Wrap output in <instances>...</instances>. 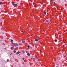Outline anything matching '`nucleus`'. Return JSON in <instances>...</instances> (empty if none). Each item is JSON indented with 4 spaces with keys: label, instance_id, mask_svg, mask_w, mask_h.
I'll return each instance as SVG.
<instances>
[{
    "label": "nucleus",
    "instance_id": "nucleus-1",
    "mask_svg": "<svg viewBox=\"0 0 67 67\" xmlns=\"http://www.w3.org/2000/svg\"><path fill=\"white\" fill-rule=\"evenodd\" d=\"M14 46H19V44L18 43H14L13 44Z\"/></svg>",
    "mask_w": 67,
    "mask_h": 67
},
{
    "label": "nucleus",
    "instance_id": "nucleus-2",
    "mask_svg": "<svg viewBox=\"0 0 67 67\" xmlns=\"http://www.w3.org/2000/svg\"><path fill=\"white\" fill-rule=\"evenodd\" d=\"M18 4L16 3V4H13L12 5H13L14 6H15V5H16Z\"/></svg>",
    "mask_w": 67,
    "mask_h": 67
},
{
    "label": "nucleus",
    "instance_id": "nucleus-3",
    "mask_svg": "<svg viewBox=\"0 0 67 67\" xmlns=\"http://www.w3.org/2000/svg\"><path fill=\"white\" fill-rule=\"evenodd\" d=\"M20 54V52L19 51H18L16 53V55H18V54Z\"/></svg>",
    "mask_w": 67,
    "mask_h": 67
},
{
    "label": "nucleus",
    "instance_id": "nucleus-4",
    "mask_svg": "<svg viewBox=\"0 0 67 67\" xmlns=\"http://www.w3.org/2000/svg\"><path fill=\"white\" fill-rule=\"evenodd\" d=\"M27 55L28 56H30V53H27Z\"/></svg>",
    "mask_w": 67,
    "mask_h": 67
},
{
    "label": "nucleus",
    "instance_id": "nucleus-5",
    "mask_svg": "<svg viewBox=\"0 0 67 67\" xmlns=\"http://www.w3.org/2000/svg\"><path fill=\"white\" fill-rule=\"evenodd\" d=\"M46 22L47 23H48V22H49V20H46Z\"/></svg>",
    "mask_w": 67,
    "mask_h": 67
},
{
    "label": "nucleus",
    "instance_id": "nucleus-6",
    "mask_svg": "<svg viewBox=\"0 0 67 67\" xmlns=\"http://www.w3.org/2000/svg\"><path fill=\"white\" fill-rule=\"evenodd\" d=\"M32 29H33V28H32L31 27L29 29V30L31 31V30H32Z\"/></svg>",
    "mask_w": 67,
    "mask_h": 67
},
{
    "label": "nucleus",
    "instance_id": "nucleus-7",
    "mask_svg": "<svg viewBox=\"0 0 67 67\" xmlns=\"http://www.w3.org/2000/svg\"><path fill=\"white\" fill-rule=\"evenodd\" d=\"M25 41H22V42L23 43H25Z\"/></svg>",
    "mask_w": 67,
    "mask_h": 67
},
{
    "label": "nucleus",
    "instance_id": "nucleus-8",
    "mask_svg": "<svg viewBox=\"0 0 67 67\" xmlns=\"http://www.w3.org/2000/svg\"><path fill=\"white\" fill-rule=\"evenodd\" d=\"M35 41H36V42H37V41H38V39H35Z\"/></svg>",
    "mask_w": 67,
    "mask_h": 67
},
{
    "label": "nucleus",
    "instance_id": "nucleus-9",
    "mask_svg": "<svg viewBox=\"0 0 67 67\" xmlns=\"http://www.w3.org/2000/svg\"><path fill=\"white\" fill-rule=\"evenodd\" d=\"M55 42H57V40H56L55 41Z\"/></svg>",
    "mask_w": 67,
    "mask_h": 67
},
{
    "label": "nucleus",
    "instance_id": "nucleus-10",
    "mask_svg": "<svg viewBox=\"0 0 67 67\" xmlns=\"http://www.w3.org/2000/svg\"><path fill=\"white\" fill-rule=\"evenodd\" d=\"M44 14H46V12H44Z\"/></svg>",
    "mask_w": 67,
    "mask_h": 67
},
{
    "label": "nucleus",
    "instance_id": "nucleus-11",
    "mask_svg": "<svg viewBox=\"0 0 67 67\" xmlns=\"http://www.w3.org/2000/svg\"><path fill=\"white\" fill-rule=\"evenodd\" d=\"M28 48H30V46L29 45H28Z\"/></svg>",
    "mask_w": 67,
    "mask_h": 67
},
{
    "label": "nucleus",
    "instance_id": "nucleus-12",
    "mask_svg": "<svg viewBox=\"0 0 67 67\" xmlns=\"http://www.w3.org/2000/svg\"><path fill=\"white\" fill-rule=\"evenodd\" d=\"M11 42H13V40H11Z\"/></svg>",
    "mask_w": 67,
    "mask_h": 67
},
{
    "label": "nucleus",
    "instance_id": "nucleus-13",
    "mask_svg": "<svg viewBox=\"0 0 67 67\" xmlns=\"http://www.w3.org/2000/svg\"><path fill=\"white\" fill-rule=\"evenodd\" d=\"M14 53H16V51H14V52H13Z\"/></svg>",
    "mask_w": 67,
    "mask_h": 67
},
{
    "label": "nucleus",
    "instance_id": "nucleus-14",
    "mask_svg": "<svg viewBox=\"0 0 67 67\" xmlns=\"http://www.w3.org/2000/svg\"><path fill=\"white\" fill-rule=\"evenodd\" d=\"M21 32H22V33H24V31H21Z\"/></svg>",
    "mask_w": 67,
    "mask_h": 67
},
{
    "label": "nucleus",
    "instance_id": "nucleus-15",
    "mask_svg": "<svg viewBox=\"0 0 67 67\" xmlns=\"http://www.w3.org/2000/svg\"><path fill=\"white\" fill-rule=\"evenodd\" d=\"M54 4H56V3H55V2H54Z\"/></svg>",
    "mask_w": 67,
    "mask_h": 67
},
{
    "label": "nucleus",
    "instance_id": "nucleus-16",
    "mask_svg": "<svg viewBox=\"0 0 67 67\" xmlns=\"http://www.w3.org/2000/svg\"><path fill=\"white\" fill-rule=\"evenodd\" d=\"M2 4V2H0V4Z\"/></svg>",
    "mask_w": 67,
    "mask_h": 67
},
{
    "label": "nucleus",
    "instance_id": "nucleus-17",
    "mask_svg": "<svg viewBox=\"0 0 67 67\" xmlns=\"http://www.w3.org/2000/svg\"><path fill=\"white\" fill-rule=\"evenodd\" d=\"M22 52H23V53H24V51H22Z\"/></svg>",
    "mask_w": 67,
    "mask_h": 67
},
{
    "label": "nucleus",
    "instance_id": "nucleus-18",
    "mask_svg": "<svg viewBox=\"0 0 67 67\" xmlns=\"http://www.w3.org/2000/svg\"><path fill=\"white\" fill-rule=\"evenodd\" d=\"M23 60H24V58H23Z\"/></svg>",
    "mask_w": 67,
    "mask_h": 67
},
{
    "label": "nucleus",
    "instance_id": "nucleus-19",
    "mask_svg": "<svg viewBox=\"0 0 67 67\" xmlns=\"http://www.w3.org/2000/svg\"><path fill=\"white\" fill-rule=\"evenodd\" d=\"M37 57H36V56H35V58H36Z\"/></svg>",
    "mask_w": 67,
    "mask_h": 67
},
{
    "label": "nucleus",
    "instance_id": "nucleus-20",
    "mask_svg": "<svg viewBox=\"0 0 67 67\" xmlns=\"http://www.w3.org/2000/svg\"><path fill=\"white\" fill-rule=\"evenodd\" d=\"M12 48H13V47H12L11 48V49H12Z\"/></svg>",
    "mask_w": 67,
    "mask_h": 67
},
{
    "label": "nucleus",
    "instance_id": "nucleus-21",
    "mask_svg": "<svg viewBox=\"0 0 67 67\" xmlns=\"http://www.w3.org/2000/svg\"><path fill=\"white\" fill-rule=\"evenodd\" d=\"M62 48H64V47H62Z\"/></svg>",
    "mask_w": 67,
    "mask_h": 67
},
{
    "label": "nucleus",
    "instance_id": "nucleus-22",
    "mask_svg": "<svg viewBox=\"0 0 67 67\" xmlns=\"http://www.w3.org/2000/svg\"><path fill=\"white\" fill-rule=\"evenodd\" d=\"M31 59H33V58H31Z\"/></svg>",
    "mask_w": 67,
    "mask_h": 67
},
{
    "label": "nucleus",
    "instance_id": "nucleus-23",
    "mask_svg": "<svg viewBox=\"0 0 67 67\" xmlns=\"http://www.w3.org/2000/svg\"><path fill=\"white\" fill-rule=\"evenodd\" d=\"M34 44L35 45V44H36V43H34Z\"/></svg>",
    "mask_w": 67,
    "mask_h": 67
},
{
    "label": "nucleus",
    "instance_id": "nucleus-24",
    "mask_svg": "<svg viewBox=\"0 0 67 67\" xmlns=\"http://www.w3.org/2000/svg\"><path fill=\"white\" fill-rule=\"evenodd\" d=\"M64 45H63V47H64Z\"/></svg>",
    "mask_w": 67,
    "mask_h": 67
}]
</instances>
